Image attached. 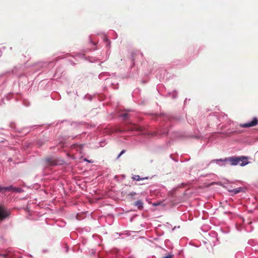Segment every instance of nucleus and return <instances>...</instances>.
I'll use <instances>...</instances> for the list:
<instances>
[{"label": "nucleus", "mask_w": 258, "mask_h": 258, "mask_svg": "<svg viewBox=\"0 0 258 258\" xmlns=\"http://www.w3.org/2000/svg\"><path fill=\"white\" fill-rule=\"evenodd\" d=\"M239 161L242 162V165H247L249 163L248 158L245 156H232L226 158L224 159H220L214 160L212 162H216L217 163L219 162H222V164L218 163L220 165L226 166L228 163H229L230 165L231 166H236L239 165Z\"/></svg>", "instance_id": "1"}, {"label": "nucleus", "mask_w": 258, "mask_h": 258, "mask_svg": "<svg viewBox=\"0 0 258 258\" xmlns=\"http://www.w3.org/2000/svg\"><path fill=\"white\" fill-rule=\"evenodd\" d=\"M10 215V211L5 207L0 206V221L8 217Z\"/></svg>", "instance_id": "2"}, {"label": "nucleus", "mask_w": 258, "mask_h": 258, "mask_svg": "<svg viewBox=\"0 0 258 258\" xmlns=\"http://www.w3.org/2000/svg\"><path fill=\"white\" fill-rule=\"evenodd\" d=\"M257 124L258 119L256 117H253L251 121L245 123L240 124V126L242 127L246 128L254 126Z\"/></svg>", "instance_id": "3"}, {"label": "nucleus", "mask_w": 258, "mask_h": 258, "mask_svg": "<svg viewBox=\"0 0 258 258\" xmlns=\"http://www.w3.org/2000/svg\"><path fill=\"white\" fill-rule=\"evenodd\" d=\"M13 190L14 191H19V189L18 188L13 187L12 186H9L7 187H1L0 186V192H5L6 191H9Z\"/></svg>", "instance_id": "4"}, {"label": "nucleus", "mask_w": 258, "mask_h": 258, "mask_svg": "<svg viewBox=\"0 0 258 258\" xmlns=\"http://www.w3.org/2000/svg\"><path fill=\"white\" fill-rule=\"evenodd\" d=\"M148 177H140L139 175H134L132 177V179L134 180L139 181L143 180L144 179H147Z\"/></svg>", "instance_id": "5"}, {"label": "nucleus", "mask_w": 258, "mask_h": 258, "mask_svg": "<svg viewBox=\"0 0 258 258\" xmlns=\"http://www.w3.org/2000/svg\"><path fill=\"white\" fill-rule=\"evenodd\" d=\"M241 189H242L241 187H239L238 188H235V189H228V191L230 192H231L232 195H236V194L239 193L240 191H241Z\"/></svg>", "instance_id": "6"}, {"label": "nucleus", "mask_w": 258, "mask_h": 258, "mask_svg": "<svg viewBox=\"0 0 258 258\" xmlns=\"http://www.w3.org/2000/svg\"><path fill=\"white\" fill-rule=\"evenodd\" d=\"M119 116L125 120L130 117V114L127 112H122L119 114Z\"/></svg>", "instance_id": "7"}, {"label": "nucleus", "mask_w": 258, "mask_h": 258, "mask_svg": "<svg viewBox=\"0 0 258 258\" xmlns=\"http://www.w3.org/2000/svg\"><path fill=\"white\" fill-rule=\"evenodd\" d=\"M135 205L138 207V209H141L143 208V203L140 201H137L135 202Z\"/></svg>", "instance_id": "8"}, {"label": "nucleus", "mask_w": 258, "mask_h": 258, "mask_svg": "<svg viewBox=\"0 0 258 258\" xmlns=\"http://www.w3.org/2000/svg\"><path fill=\"white\" fill-rule=\"evenodd\" d=\"M130 130L132 131H140V127H138L137 125L133 124V126L130 128Z\"/></svg>", "instance_id": "9"}, {"label": "nucleus", "mask_w": 258, "mask_h": 258, "mask_svg": "<svg viewBox=\"0 0 258 258\" xmlns=\"http://www.w3.org/2000/svg\"><path fill=\"white\" fill-rule=\"evenodd\" d=\"M46 161H47V162H48V163H49L51 165L55 164V162L54 160H52L50 158L46 159Z\"/></svg>", "instance_id": "10"}, {"label": "nucleus", "mask_w": 258, "mask_h": 258, "mask_svg": "<svg viewBox=\"0 0 258 258\" xmlns=\"http://www.w3.org/2000/svg\"><path fill=\"white\" fill-rule=\"evenodd\" d=\"M173 255L171 254H168L167 255L163 256L162 258H173Z\"/></svg>", "instance_id": "11"}, {"label": "nucleus", "mask_w": 258, "mask_h": 258, "mask_svg": "<svg viewBox=\"0 0 258 258\" xmlns=\"http://www.w3.org/2000/svg\"><path fill=\"white\" fill-rule=\"evenodd\" d=\"M124 153H125V150H123L122 151H121V152L120 153V154L117 156V159L119 158Z\"/></svg>", "instance_id": "12"}, {"label": "nucleus", "mask_w": 258, "mask_h": 258, "mask_svg": "<svg viewBox=\"0 0 258 258\" xmlns=\"http://www.w3.org/2000/svg\"><path fill=\"white\" fill-rule=\"evenodd\" d=\"M136 195V193L135 192H131V193L130 194V195H131V196H135V195Z\"/></svg>", "instance_id": "13"}, {"label": "nucleus", "mask_w": 258, "mask_h": 258, "mask_svg": "<svg viewBox=\"0 0 258 258\" xmlns=\"http://www.w3.org/2000/svg\"><path fill=\"white\" fill-rule=\"evenodd\" d=\"M241 162H242L241 161H239V165H240V166H245V165H242V164H241Z\"/></svg>", "instance_id": "14"}, {"label": "nucleus", "mask_w": 258, "mask_h": 258, "mask_svg": "<svg viewBox=\"0 0 258 258\" xmlns=\"http://www.w3.org/2000/svg\"><path fill=\"white\" fill-rule=\"evenodd\" d=\"M127 111L128 112H130V111H131V110H127Z\"/></svg>", "instance_id": "15"}, {"label": "nucleus", "mask_w": 258, "mask_h": 258, "mask_svg": "<svg viewBox=\"0 0 258 258\" xmlns=\"http://www.w3.org/2000/svg\"><path fill=\"white\" fill-rule=\"evenodd\" d=\"M105 40H106V41H108L107 38H105Z\"/></svg>", "instance_id": "16"}]
</instances>
